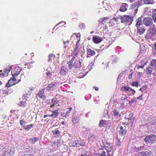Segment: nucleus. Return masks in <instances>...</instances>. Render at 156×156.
Segmentation results:
<instances>
[{
	"mask_svg": "<svg viewBox=\"0 0 156 156\" xmlns=\"http://www.w3.org/2000/svg\"><path fill=\"white\" fill-rule=\"evenodd\" d=\"M21 71V69L18 67H15L12 72V77L8 80L6 84V87H9L12 85L18 83L21 81V78L22 76V74L19 78L18 76L20 73Z\"/></svg>",
	"mask_w": 156,
	"mask_h": 156,
	"instance_id": "obj_1",
	"label": "nucleus"
},
{
	"mask_svg": "<svg viewBox=\"0 0 156 156\" xmlns=\"http://www.w3.org/2000/svg\"><path fill=\"white\" fill-rule=\"evenodd\" d=\"M144 140L146 142L151 144L156 143V136L153 134L147 136L145 137Z\"/></svg>",
	"mask_w": 156,
	"mask_h": 156,
	"instance_id": "obj_2",
	"label": "nucleus"
},
{
	"mask_svg": "<svg viewBox=\"0 0 156 156\" xmlns=\"http://www.w3.org/2000/svg\"><path fill=\"white\" fill-rule=\"evenodd\" d=\"M67 64H68V68L69 69H71L73 67L77 69L81 66V63L78 59H75L73 63L71 62V65L69 63Z\"/></svg>",
	"mask_w": 156,
	"mask_h": 156,
	"instance_id": "obj_3",
	"label": "nucleus"
},
{
	"mask_svg": "<svg viewBox=\"0 0 156 156\" xmlns=\"http://www.w3.org/2000/svg\"><path fill=\"white\" fill-rule=\"evenodd\" d=\"M80 116L77 113L74 112L73 113L72 118V121L74 125H76L78 124L80 121Z\"/></svg>",
	"mask_w": 156,
	"mask_h": 156,
	"instance_id": "obj_4",
	"label": "nucleus"
},
{
	"mask_svg": "<svg viewBox=\"0 0 156 156\" xmlns=\"http://www.w3.org/2000/svg\"><path fill=\"white\" fill-rule=\"evenodd\" d=\"M143 23L146 27H150L153 24V20L151 17H145L143 20Z\"/></svg>",
	"mask_w": 156,
	"mask_h": 156,
	"instance_id": "obj_5",
	"label": "nucleus"
},
{
	"mask_svg": "<svg viewBox=\"0 0 156 156\" xmlns=\"http://www.w3.org/2000/svg\"><path fill=\"white\" fill-rule=\"evenodd\" d=\"M111 122L110 120H101L100 121L99 126L100 127H104L109 128L111 126Z\"/></svg>",
	"mask_w": 156,
	"mask_h": 156,
	"instance_id": "obj_6",
	"label": "nucleus"
},
{
	"mask_svg": "<svg viewBox=\"0 0 156 156\" xmlns=\"http://www.w3.org/2000/svg\"><path fill=\"white\" fill-rule=\"evenodd\" d=\"M68 69L67 67L62 66L59 69V73L62 76H65L68 74Z\"/></svg>",
	"mask_w": 156,
	"mask_h": 156,
	"instance_id": "obj_7",
	"label": "nucleus"
},
{
	"mask_svg": "<svg viewBox=\"0 0 156 156\" xmlns=\"http://www.w3.org/2000/svg\"><path fill=\"white\" fill-rule=\"evenodd\" d=\"M140 5L139 3L138 2H135L130 6V9L135 11V13H136L138 11V8Z\"/></svg>",
	"mask_w": 156,
	"mask_h": 156,
	"instance_id": "obj_8",
	"label": "nucleus"
},
{
	"mask_svg": "<svg viewBox=\"0 0 156 156\" xmlns=\"http://www.w3.org/2000/svg\"><path fill=\"white\" fill-rule=\"evenodd\" d=\"M44 89H42L40 90L37 94V96H38L39 98L43 100H45L46 98L44 94Z\"/></svg>",
	"mask_w": 156,
	"mask_h": 156,
	"instance_id": "obj_9",
	"label": "nucleus"
},
{
	"mask_svg": "<svg viewBox=\"0 0 156 156\" xmlns=\"http://www.w3.org/2000/svg\"><path fill=\"white\" fill-rule=\"evenodd\" d=\"M15 154V150L10 149L6 151L2 156H14Z\"/></svg>",
	"mask_w": 156,
	"mask_h": 156,
	"instance_id": "obj_10",
	"label": "nucleus"
},
{
	"mask_svg": "<svg viewBox=\"0 0 156 156\" xmlns=\"http://www.w3.org/2000/svg\"><path fill=\"white\" fill-rule=\"evenodd\" d=\"M57 83V82H53L49 84L46 87V89L48 91L51 90H54Z\"/></svg>",
	"mask_w": 156,
	"mask_h": 156,
	"instance_id": "obj_11",
	"label": "nucleus"
},
{
	"mask_svg": "<svg viewBox=\"0 0 156 156\" xmlns=\"http://www.w3.org/2000/svg\"><path fill=\"white\" fill-rule=\"evenodd\" d=\"M102 40V38L98 36L94 35L93 37V41L95 44H98Z\"/></svg>",
	"mask_w": 156,
	"mask_h": 156,
	"instance_id": "obj_12",
	"label": "nucleus"
},
{
	"mask_svg": "<svg viewBox=\"0 0 156 156\" xmlns=\"http://www.w3.org/2000/svg\"><path fill=\"white\" fill-rule=\"evenodd\" d=\"M74 35L76 36V41H80V33H74L73 34L71 35L70 39L73 42L74 41L73 39H74L75 37L74 36Z\"/></svg>",
	"mask_w": 156,
	"mask_h": 156,
	"instance_id": "obj_13",
	"label": "nucleus"
},
{
	"mask_svg": "<svg viewBox=\"0 0 156 156\" xmlns=\"http://www.w3.org/2000/svg\"><path fill=\"white\" fill-rule=\"evenodd\" d=\"M129 16H121L120 19L121 23H127L129 21Z\"/></svg>",
	"mask_w": 156,
	"mask_h": 156,
	"instance_id": "obj_14",
	"label": "nucleus"
},
{
	"mask_svg": "<svg viewBox=\"0 0 156 156\" xmlns=\"http://www.w3.org/2000/svg\"><path fill=\"white\" fill-rule=\"evenodd\" d=\"M151 152L148 151H143L138 153V156H151Z\"/></svg>",
	"mask_w": 156,
	"mask_h": 156,
	"instance_id": "obj_15",
	"label": "nucleus"
},
{
	"mask_svg": "<svg viewBox=\"0 0 156 156\" xmlns=\"http://www.w3.org/2000/svg\"><path fill=\"white\" fill-rule=\"evenodd\" d=\"M52 114L49 115L48 116L50 117H53L54 118H56L59 115V112L58 110H53L52 112Z\"/></svg>",
	"mask_w": 156,
	"mask_h": 156,
	"instance_id": "obj_16",
	"label": "nucleus"
},
{
	"mask_svg": "<svg viewBox=\"0 0 156 156\" xmlns=\"http://www.w3.org/2000/svg\"><path fill=\"white\" fill-rule=\"evenodd\" d=\"M127 130L126 129H124L123 127L122 126L120 127V130L119 131V134L123 136L124 135H125L126 133Z\"/></svg>",
	"mask_w": 156,
	"mask_h": 156,
	"instance_id": "obj_17",
	"label": "nucleus"
},
{
	"mask_svg": "<svg viewBox=\"0 0 156 156\" xmlns=\"http://www.w3.org/2000/svg\"><path fill=\"white\" fill-rule=\"evenodd\" d=\"M73 108L72 107L70 108L69 110L67 111L65 113H61L62 116L63 117H67L69 116Z\"/></svg>",
	"mask_w": 156,
	"mask_h": 156,
	"instance_id": "obj_18",
	"label": "nucleus"
},
{
	"mask_svg": "<svg viewBox=\"0 0 156 156\" xmlns=\"http://www.w3.org/2000/svg\"><path fill=\"white\" fill-rule=\"evenodd\" d=\"M109 18L108 17H105L103 18H101L98 20V22L100 23L101 24H105L107 22Z\"/></svg>",
	"mask_w": 156,
	"mask_h": 156,
	"instance_id": "obj_19",
	"label": "nucleus"
},
{
	"mask_svg": "<svg viewBox=\"0 0 156 156\" xmlns=\"http://www.w3.org/2000/svg\"><path fill=\"white\" fill-rule=\"evenodd\" d=\"M105 147L107 151H110L112 149V145L110 143L107 142L105 145Z\"/></svg>",
	"mask_w": 156,
	"mask_h": 156,
	"instance_id": "obj_20",
	"label": "nucleus"
},
{
	"mask_svg": "<svg viewBox=\"0 0 156 156\" xmlns=\"http://www.w3.org/2000/svg\"><path fill=\"white\" fill-rule=\"evenodd\" d=\"M27 99L25 98H23L22 100L20 101L18 104V105L20 106L25 107L26 105V101Z\"/></svg>",
	"mask_w": 156,
	"mask_h": 156,
	"instance_id": "obj_21",
	"label": "nucleus"
},
{
	"mask_svg": "<svg viewBox=\"0 0 156 156\" xmlns=\"http://www.w3.org/2000/svg\"><path fill=\"white\" fill-rule=\"evenodd\" d=\"M128 6V5L126 3H122L120 8V11L121 12L126 11L127 9L126 7Z\"/></svg>",
	"mask_w": 156,
	"mask_h": 156,
	"instance_id": "obj_22",
	"label": "nucleus"
},
{
	"mask_svg": "<svg viewBox=\"0 0 156 156\" xmlns=\"http://www.w3.org/2000/svg\"><path fill=\"white\" fill-rule=\"evenodd\" d=\"M60 141V139H57V140H55L53 143L54 145V147L58 148L60 147L61 144Z\"/></svg>",
	"mask_w": 156,
	"mask_h": 156,
	"instance_id": "obj_23",
	"label": "nucleus"
},
{
	"mask_svg": "<svg viewBox=\"0 0 156 156\" xmlns=\"http://www.w3.org/2000/svg\"><path fill=\"white\" fill-rule=\"evenodd\" d=\"M87 52L88 55L92 56L95 55L96 54V52L95 51L92 50L90 48H89L87 49Z\"/></svg>",
	"mask_w": 156,
	"mask_h": 156,
	"instance_id": "obj_24",
	"label": "nucleus"
},
{
	"mask_svg": "<svg viewBox=\"0 0 156 156\" xmlns=\"http://www.w3.org/2000/svg\"><path fill=\"white\" fill-rule=\"evenodd\" d=\"M138 32L140 35L142 34L144 32L145 30L143 27H137Z\"/></svg>",
	"mask_w": 156,
	"mask_h": 156,
	"instance_id": "obj_25",
	"label": "nucleus"
},
{
	"mask_svg": "<svg viewBox=\"0 0 156 156\" xmlns=\"http://www.w3.org/2000/svg\"><path fill=\"white\" fill-rule=\"evenodd\" d=\"M39 140V139L38 138L33 137V138L29 139V140L30 141V144H33L37 141Z\"/></svg>",
	"mask_w": 156,
	"mask_h": 156,
	"instance_id": "obj_26",
	"label": "nucleus"
},
{
	"mask_svg": "<svg viewBox=\"0 0 156 156\" xmlns=\"http://www.w3.org/2000/svg\"><path fill=\"white\" fill-rule=\"evenodd\" d=\"M96 137L94 135L91 136L89 138V142L91 144L92 143L96 141Z\"/></svg>",
	"mask_w": 156,
	"mask_h": 156,
	"instance_id": "obj_27",
	"label": "nucleus"
},
{
	"mask_svg": "<svg viewBox=\"0 0 156 156\" xmlns=\"http://www.w3.org/2000/svg\"><path fill=\"white\" fill-rule=\"evenodd\" d=\"M142 20L141 17H140L138 18L136 20V27H140L141 25L142 24Z\"/></svg>",
	"mask_w": 156,
	"mask_h": 156,
	"instance_id": "obj_28",
	"label": "nucleus"
},
{
	"mask_svg": "<svg viewBox=\"0 0 156 156\" xmlns=\"http://www.w3.org/2000/svg\"><path fill=\"white\" fill-rule=\"evenodd\" d=\"M80 140H75L73 143V146L74 147H79L80 146Z\"/></svg>",
	"mask_w": 156,
	"mask_h": 156,
	"instance_id": "obj_29",
	"label": "nucleus"
},
{
	"mask_svg": "<svg viewBox=\"0 0 156 156\" xmlns=\"http://www.w3.org/2000/svg\"><path fill=\"white\" fill-rule=\"evenodd\" d=\"M12 66H8L5 69V70L4 71L5 74H7L6 76H7L8 74L9 73L10 71L12 69Z\"/></svg>",
	"mask_w": 156,
	"mask_h": 156,
	"instance_id": "obj_30",
	"label": "nucleus"
},
{
	"mask_svg": "<svg viewBox=\"0 0 156 156\" xmlns=\"http://www.w3.org/2000/svg\"><path fill=\"white\" fill-rule=\"evenodd\" d=\"M130 87L128 86H124L122 87L121 90L123 91L126 92L129 90Z\"/></svg>",
	"mask_w": 156,
	"mask_h": 156,
	"instance_id": "obj_31",
	"label": "nucleus"
},
{
	"mask_svg": "<svg viewBox=\"0 0 156 156\" xmlns=\"http://www.w3.org/2000/svg\"><path fill=\"white\" fill-rule=\"evenodd\" d=\"M33 126V124H31L24 126L23 129L27 131L30 130Z\"/></svg>",
	"mask_w": 156,
	"mask_h": 156,
	"instance_id": "obj_32",
	"label": "nucleus"
},
{
	"mask_svg": "<svg viewBox=\"0 0 156 156\" xmlns=\"http://www.w3.org/2000/svg\"><path fill=\"white\" fill-rule=\"evenodd\" d=\"M58 101L57 100V99L55 98H54L52 99V103H53V105H51L50 107L52 108L54 107L55 105L57 104Z\"/></svg>",
	"mask_w": 156,
	"mask_h": 156,
	"instance_id": "obj_33",
	"label": "nucleus"
},
{
	"mask_svg": "<svg viewBox=\"0 0 156 156\" xmlns=\"http://www.w3.org/2000/svg\"><path fill=\"white\" fill-rule=\"evenodd\" d=\"M20 125L24 127V126H25V125L27 123V122L25 121L24 119H23L20 120Z\"/></svg>",
	"mask_w": 156,
	"mask_h": 156,
	"instance_id": "obj_34",
	"label": "nucleus"
},
{
	"mask_svg": "<svg viewBox=\"0 0 156 156\" xmlns=\"http://www.w3.org/2000/svg\"><path fill=\"white\" fill-rule=\"evenodd\" d=\"M116 23L115 22L113 19L110 20L109 21V25L110 27H113L115 25Z\"/></svg>",
	"mask_w": 156,
	"mask_h": 156,
	"instance_id": "obj_35",
	"label": "nucleus"
},
{
	"mask_svg": "<svg viewBox=\"0 0 156 156\" xmlns=\"http://www.w3.org/2000/svg\"><path fill=\"white\" fill-rule=\"evenodd\" d=\"M113 116L115 117H120V115L117 109H115L113 111Z\"/></svg>",
	"mask_w": 156,
	"mask_h": 156,
	"instance_id": "obj_36",
	"label": "nucleus"
},
{
	"mask_svg": "<svg viewBox=\"0 0 156 156\" xmlns=\"http://www.w3.org/2000/svg\"><path fill=\"white\" fill-rule=\"evenodd\" d=\"M152 68L150 66H148L146 70V73L147 74H149L151 73L152 72Z\"/></svg>",
	"mask_w": 156,
	"mask_h": 156,
	"instance_id": "obj_37",
	"label": "nucleus"
},
{
	"mask_svg": "<svg viewBox=\"0 0 156 156\" xmlns=\"http://www.w3.org/2000/svg\"><path fill=\"white\" fill-rule=\"evenodd\" d=\"M96 156H106V153L105 151H102L101 153H97Z\"/></svg>",
	"mask_w": 156,
	"mask_h": 156,
	"instance_id": "obj_38",
	"label": "nucleus"
},
{
	"mask_svg": "<svg viewBox=\"0 0 156 156\" xmlns=\"http://www.w3.org/2000/svg\"><path fill=\"white\" fill-rule=\"evenodd\" d=\"M53 135H59L60 132L57 129H55V130H53L51 132Z\"/></svg>",
	"mask_w": 156,
	"mask_h": 156,
	"instance_id": "obj_39",
	"label": "nucleus"
},
{
	"mask_svg": "<svg viewBox=\"0 0 156 156\" xmlns=\"http://www.w3.org/2000/svg\"><path fill=\"white\" fill-rule=\"evenodd\" d=\"M76 57H77V56L74 55L73 56L71 59V60H70L69 61H68L67 62V64H68V63H69L70 64H71V62L73 63L74 61H75V59H76Z\"/></svg>",
	"mask_w": 156,
	"mask_h": 156,
	"instance_id": "obj_40",
	"label": "nucleus"
},
{
	"mask_svg": "<svg viewBox=\"0 0 156 156\" xmlns=\"http://www.w3.org/2000/svg\"><path fill=\"white\" fill-rule=\"evenodd\" d=\"M54 56V55L53 54H51L48 55V62H51L52 61V58Z\"/></svg>",
	"mask_w": 156,
	"mask_h": 156,
	"instance_id": "obj_41",
	"label": "nucleus"
},
{
	"mask_svg": "<svg viewBox=\"0 0 156 156\" xmlns=\"http://www.w3.org/2000/svg\"><path fill=\"white\" fill-rule=\"evenodd\" d=\"M130 73L128 76V78L129 79H131L132 77V76L134 74V71L133 69H131L130 71Z\"/></svg>",
	"mask_w": 156,
	"mask_h": 156,
	"instance_id": "obj_42",
	"label": "nucleus"
},
{
	"mask_svg": "<svg viewBox=\"0 0 156 156\" xmlns=\"http://www.w3.org/2000/svg\"><path fill=\"white\" fill-rule=\"evenodd\" d=\"M151 65L156 66V59H153L151 61Z\"/></svg>",
	"mask_w": 156,
	"mask_h": 156,
	"instance_id": "obj_43",
	"label": "nucleus"
},
{
	"mask_svg": "<svg viewBox=\"0 0 156 156\" xmlns=\"http://www.w3.org/2000/svg\"><path fill=\"white\" fill-rule=\"evenodd\" d=\"M145 4H150L151 3V0H142Z\"/></svg>",
	"mask_w": 156,
	"mask_h": 156,
	"instance_id": "obj_44",
	"label": "nucleus"
},
{
	"mask_svg": "<svg viewBox=\"0 0 156 156\" xmlns=\"http://www.w3.org/2000/svg\"><path fill=\"white\" fill-rule=\"evenodd\" d=\"M143 148V147H138V148H137L136 147L133 148L132 149V150L133 151H137L139 150H141V149Z\"/></svg>",
	"mask_w": 156,
	"mask_h": 156,
	"instance_id": "obj_45",
	"label": "nucleus"
},
{
	"mask_svg": "<svg viewBox=\"0 0 156 156\" xmlns=\"http://www.w3.org/2000/svg\"><path fill=\"white\" fill-rule=\"evenodd\" d=\"M63 44L64 45V48H66L67 47V46L69 43V41L67 40L66 41H63Z\"/></svg>",
	"mask_w": 156,
	"mask_h": 156,
	"instance_id": "obj_46",
	"label": "nucleus"
},
{
	"mask_svg": "<svg viewBox=\"0 0 156 156\" xmlns=\"http://www.w3.org/2000/svg\"><path fill=\"white\" fill-rule=\"evenodd\" d=\"M80 41H76L75 50H77L79 48V46H80V44L79 43Z\"/></svg>",
	"mask_w": 156,
	"mask_h": 156,
	"instance_id": "obj_47",
	"label": "nucleus"
},
{
	"mask_svg": "<svg viewBox=\"0 0 156 156\" xmlns=\"http://www.w3.org/2000/svg\"><path fill=\"white\" fill-rule=\"evenodd\" d=\"M138 84L139 83L138 82L136 81H135L132 82V86H136L137 87Z\"/></svg>",
	"mask_w": 156,
	"mask_h": 156,
	"instance_id": "obj_48",
	"label": "nucleus"
},
{
	"mask_svg": "<svg viewBox=\"0 0 156 156\" xmlns=\"http://www.w3.org/2000/svg\"><path fill=\"white\" fill-rule=\"evenodd\" d=\"M129 91L131 93V94L132 95H133L135 93V91L131 88H130Z\"/></svg>",
	"mask_w": 156,
	"mask_h": 156,
	"instance_id": "obj_49",
	"label": "nucleus"
},
{
	"mask_svg": "<svg viewBox=\"0 0 156 156\" xmlns=\"http://www.w3.org/2000/svg\"><path fill=\"white\" fill-rule=\"evenodd\" d=\"M85 73H81L79 74V78H82L86 75Z\"/></svg>",
	"mask_w": 156,
	"mask_h": 156,
	"instance_id": "obj_50",
	"label": "nucleus"
},
{
	"mask_svg": "<svg viewBox=\"0 0 156 156\" xmlns=\"http://www.w3.org/2000/svg\"><path fill=\"white\" fill-rule=\"evenodd\" d=\"M127 97L126 95L124 94L123 95V96L121 98V100L122 101H126L127 100Z\"/></svg>",
	"mask_w": 156,
	"mask_h": 156,
	"instance_id": "obj_51",
	"label": "nucleus"
},
{
	"mask_svg": "<svg viewBox=\"0 0 156 156\" xmlns=\"http://www.w3.org/2000/svg\"><path fill=\"white\" fill-rule=\"evenodd\" d=\"M152 17L154 22L156 23V13L154 14Z\"/></svg>",
	"mask_w": 156,
	"mask_h": 156,
	"instance_id": "obj_52",
	"label": "nucleus"
},
{
	"mask_svg": "<svg viewBox=\"0 0 156 156\" xmlns=\"http://www.w3.org/2000/svg\"><path fill=\"white\" fill-rule=\"evenodd\" d=\"M79 51L78 50H76L74 49V51L73 52L74 55L77 56L79 53Z\"/></svg>",
	"mask_w": 156,
	"mask_h": 156,
	"instance_id": "obj_53",
	"label": "nucleus"
},
{
	"mask_svg": "<svg viewBox=\"0 0 156 156\" xmlns=\"http://www.w3.org/2000/svg\"><path fill=\"white\" fill-rule=\"evenodd\" d=\"M119 19L120 18L119 17H114L112 19L114 20V21L115 22V23L117 24L118 23H117V22L119 21Z\"/></svg>",
	"mask_w": 156,
	"mask_h": 156,
	"instance_id": "obj_54",
	"label": "nucleus"
},
{
	"mask_svg": "<svg viewBox=\"0 0 156 156\" xmlns=\"http://www.w3.org/2000/svg\"><path fill=\"white\" fill-rule=\"evenodd\" d=\"M146 90L145 87L144 86H142L140 89V91H141L142 92H144Z\"/></svg>",
	"mask_w": 156,
	"mask_h": 156,
	"instance_id": "obj_55",
	"label": "nucleus"
},
{
	"mask_svg": "<svg viewBox=\"0 0 156 156\" xmlns=\"http://www.w3.org/2000/svg\"><path fill=\"white\" fill-rule=\"evenodd\" d=\"M80 146H86V143L85 142H83L81 140H80Z\"/></svg>",
	"mask_w": 156,
	"mask_h": 156,
	"instance_id": "obj_56",
	"label": "nucleus"
},
{
	"mask_svg": "<svg viewBox=\"0 0 156 156\" xmlns=\"http://www.w3.org/2000/svg\"><path fill=\"white\" fill-rule=\"evenodd\" d=\"M3 93L5 94H8L9 91H8V89H5L3 90Z\"/></svg>",
	"mask_w": 156,
	"mask_h": 156,
	"instance_id": "obj_57",
	"label": "nucleus"
},
{
	"mask_svg": "<svg viewBox=\"0 0 156 156\" xmlns=\"http://www.w3.org/2000/svg\"><path fill=\"white\" fill-rule=\"evenodd\" d=\"M116 145L118 146H120L121 142L119 140H118L116 142Z\"/></svg>",
	"mask_w": 156,
	"mask_h": 156,
	"instance_id": "obj_58",
	"label": "nucleus"
},
{
	"mask_svg": "<svg viewBox=\"0 0 156 156\" xmlns=\"http://www.w3.org/2000/svg\"><path fill=\"white\" fill-rule=\"evenodd\" d=\"M144 65H142V66L137 65V69H139L140 68L143 69L144 67Z\"/></svg>",
	"mask_w": 156,
	"mask_h": 156,
	"instance_id": "obj_59",
	"label": "nucleus"
},
{
	"mask_svg": "<svg viewBox=\"0 0 156 156\" xmlns=\"http://www.w3.org/2000/svg\"><path fill=\"white\" fill-rule=\"evenodd\" d=\"M46 74L48 76L52 75L51 73L49 71L47 72H46Z\"/></svg>",
	"mask_w": 156,
	"mask_h": 156,
	"instance_id": "obj_60",
	"label": "nucleus"
},
{
	"mask_svg": "<svg viewBox=\"0 0 156 156\" xmlns=\"http://www.w3.org/2000/svg\"><path fill=\"white\" fill-rule=\"evenodd\" d=\"M24 156H34L32 154L27 153V154H24Z\"/></svg>",
	"mask_w": 156,
	"mask_h": 156,
	"instance_id": "obj_61",
	"label": "nucleus"
},
{
	"mask_svg": "<svg viewBox=\"0 0 156 156\" xmlns=\"http://www.w3.org/2000/svg\"><path fill=\"white\" fill-rule=\"evenodd\" d=\"M142 95H143L142 94L140 96H139L138 97H137V99H139V100H142Z\"/></svg>",
	"mask_w": 156,
	"mask_h": 156,
	"instance_id": "obj_62",
	"label": "nucleus"
},
{
	"mask_svg": "<svg viewBox=\"0 0 156 156\" xmlns=\"http://www.w3.org/2000/svg\"><path fill=\"white\" fill-rule=\"evenodd\" d=\"M154 48L156 51V42H155L154 44Z\"/></svg>",
	"mask_w": 156,
	"mask_h": 156,
	"instance_id": "obj_63",
	"label": "nucleus"
},
{
	"mask_svg": "<svg viewBox=\"0 0 156 156\" xmlns=\"http://www.w3.org/2000/svg\"><path fill=\"white\" fill-rule=\"evenodd\" d=\"M93 88L95 89V90H96L98 91L99 90V88L98 87H94Z\"/></svg>",
	"mask_w": 156,
	"mask_h": 156,
	"instance_id": "obj_64",
	"label": "nucleus"
}]
</instances>
